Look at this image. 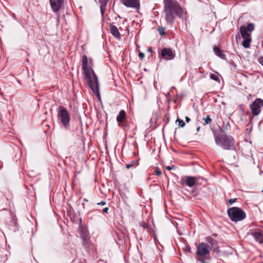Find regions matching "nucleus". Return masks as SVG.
<instances>
[{"instance_id":"nucleus-18","label":"nucleus","mask_w":263,"mask_h":263,"mask_svg":"<svg viewBox=\"0 0 263 263\" xmlns=\"http://www.w3.org/2000/svg\"><path fill=\"white\" fill-rule=\"evenodd\" d=\"M98 3L100 4V9L101 12L103 14L104 10L105 9L109 0H97Z\"/></svg>"},{"instance_id":"nucleus-3","label":"nucleus","mask_w":263,"mask_h":263,"mask_svg":"<svg viewBox=\"0 0 263 263\" xmlns=\"http://www.w3.org/2000/svg\"><path fill=\"white\" fill-rule=\"evenodd\" d=\"M215 141L216 144L223 149L236 151L235 141L230 135H216Z\"/></svg>"},{"instance_id":"nucleus-21","label":"nucleus","mask_w":263,"mask_h":263,"mask_svg":"<svg viewBox=\"0 0 263 263\" xmlns=\"http://www.w3.org/2000/svg\"><path fill=\"white\" fill-rule=\"evenodd\" d=\"M203 120H204V122L203 123V125H206V124H209L212 121V120L209 115H208L206 117V118H203Z\"/></svg>"},{"instance_id":"nucleus-7","label":"nucleus","mask_w":263,"mask_h":263,"mask_svg":"<svg viewBox=\"0 0 263 263\" xmlns=\"http://www.w3.org/2000/svg\"><path fill=\"white\" fill-rule=\"evenodd\" d=\"M263 107V100L257 98L250 105V108L253 116H258L261 112V107Z\"/></svg>"},{"instance_id":"nucleus-8","label":"nucleus","mask_w":263,"mask_h":263,"mask_svg":"<svg viewBox=\"0 0 263 263\" xmlns=\"http://www.w3.org/2000/svg\"><path fill=\"white\" fill-rule=\"evenodd\" d=\"M254 29V24L249 23L247 26H242L240 27V31L242 38H248L251 37L250 33Z\"/></svg>"},{"instance_id":"nucleus-17","label":"nucleus","mask_w":263,"mask_h":263,"mask_svg":"<svg viewBox=\"0 0 263 263\" xmlns=\"http://www.w3.org/2000/svg\"><path fill=\"white\" fill-rule=\"evenodd\" d=\"M205 240L214 249H216L217 248L218 243L217 241L212 237L208 236L206 238Z\"/></svg>"},{"instance_id":"nucleus-9","label":"nucleus","mask_w":263,"mask_h":263,"mask_svg":"<svg viewBox=\"0 0 263 263\" xmlns=\"http://www.w3.org/2000/svg\"><path fill=\"white\" fill-rule=\"evenodd\" d=\"M120 2L127 8L135 9L138 11L140 4L139 0H120Z\"/></svg>"},{"instance_id":"nucleus-2","label":"nucleus","mask_w":263,"mask_h":263,"mask_svg":"<svg viewBox=\"0 0 263 263\" xmlns=\"http://www.w3.org/2000/svg\"><path fill=\"white\" fill-rule=\"evenodd\" d=\"M82 67L84 71V79L89 87L94 93L99 92V83L98 78L93 70L88 67V60L86 55H84L82 58Z\"/></svg>"},{"instance_id":"nucleus-19","label":"nucleus","mask_w":263,"mask_h":263,"mask_svg":"<svg viewBox=\"0 0 263 263\" xmlns=\"http://www.w3.org/2000/svg\"><path fill=\"white\" fill-rule=\"evenodd\" d=\"M243 40L242 42V46L246 48H249L250 46V43L252 40L251 37H249L248 38H247V37L243 38Z\"/></svg>"},{"instance_id":"nucleus-6","label":"nucleus","mask_w":263,"mask_h":263,"mask_svg":"<svg viewBox=\"0 0 263 263\" xmlns=\"http://www.w3.org/2000/svg\"><path fill=\"white\" fill-rule=\"evenodd\" d=\"M57 111L61 123L65 128L69 126L70 120L69 114L66 109L62 106H60L58 108Z\"/></svg>"},{"instance_id":"nucleus-34","label":"nucleus","mask_w":263,"mask_h":263,"mask_svg":"<svg viewBox=\"0 0 263 263\" xmlns=\"http://www.w3.org/2000/svg\"><path fill=\"white\" fill-rule=\"evenodd\" d=\"M98 205H104L106 204V202L103 201H101V202L98 203Z\"/></svg>"},{"instance_id":"nucleus-12","label":"nucleus","mask_w":263,"mask_h":263,"mask_svg":"<svg viewBox=\"0 0 263 263\" xmlns=\"http://www.w3.org/2000/svg\"><path fill=\"white\" fill-rule=\"evenodd\" d=\"M197 181V179L194 177L186 176L182 178L181 183L182 184H186L189 187H192Z\"/></svg>"},{"instance_id":"nucleus-23","label":"nucleus","mask_w":263,"mask_h":263,"mask_svg":"<svg viewBox=\"0 0 263 263\" xmlns=\"http://www.w3.org/2000/svg\"><path fill=\"white\" fill-rule=\"evenodd\" d=\"M158 30V31L160 35H163L164 34H165V28H164L159 27Z\"/></svg>"},{"instance_id":"nucleus-10","label":"nucleus","mask_w":263,"mask_h":263,"mask_svg":"<svg viewBox=\"0 0 263 263\" xmlns=\"http://www.w3.org/2000/svg\"><path fill=\"white\" fill-rule=\"evenodd\" d=\"M161 57L166 60H172L174 58L175 54L170 48H164L161 50Z\"/></svg>"},{"instance_id":"nucleus-11","label":"nucleus","mask_w":263,"mask_h":263,"mask_svg":"<svg viewBox=\"0 0 263 263\" xmlns=\"http://www.w3.org/2000/svg\"><path fill=\"white\" fill-rule=\"evenodd\" d=\"M51 7L54 13H58L63 4L64 0H49Z\"/></svg>"},{"instance_id":"nucleus-36","label":"nucleus","mask_w":263,"mask_h":263,"mask_svg":"<svg viewBox=\"0 0 263 263\" xmlns=\"http://www.w3.org/2000/svg\"><path fill=\"white\" fill-rule=\"evenodd\" d=\"M147 51H149V52H152V49L151 48H148V49H147Z\"/></svg>"},{"instance_id":"nucleus-37","label":"nucleus","mask_w":263,"mask_h":263,"mask_svg":"<svg viewBox=\"0 0 263 263\" xmlns=\"http://www.w3.org/2000/svg\"><path fill=\"white\" fill-rule=\"evenodd\" d=\"M200 127L199 126H198V127L197 128V129H196V130H197V132H199V130H200Z\"/></svg>"},{"instance_id":"nucleus-20","label":"nucleus","mask_w":263,"mask_h":263,"mask_svg":"<svg viewBox=\"0 0 263 263\" xmlns=\"http://www.w3.org/2000/svg\"><path fill=\"white\" fill-rule=\"evenodd\" d=\"M139 225L144 229H145L147 231H149V226L147 223L144 221H142L139 223Z\"/></svg>"},{"instance_id":"nucleus-29","label":"nucleus","mask_w":263,"mask_h":263,"mask_svg":"<svg viewBox=\"0 0 263 263\" xmlns=\"http://www.w3.org/2000/svg\"><path fill=\"white\" fill-rule=\"evenodd\" d=\"M258 62L263 66V57H261L258 59Z\"/></svg>"},{"instance_id":"nucleus-35","label":"nucleus","mask_w":263,"mask_h":263,"mask_svg":"<svg viewBox=\"0 0 263 263\" xmlns=\"http://www.w3.org/2000/svg\"><path fill=\"white\" fill-rule=\"evenodd\" d=\"M185 121L189 123L190 121H191V119L190 118L187 117H185Z\"/></svg>"},{"instance_id":"nucleus-33","label":"nucleus","mask_w":263,"mask_h":263,"mask_svg":"<svg viewBox=\"0 0 263 263\" xmlns=\"http://www.w3.org/2000/svg\"><path fill=\"white\" fill-rule=\"evenodd\" d=\"M108 208H105L103 209V213H108Z\"/></svg>"},{"instance_id":"nucleus-13","label":"nucleus","mask_w":263,"mask_h":263,"mask_svg":"<svg viewBox=\"0 0 263 263\" xmlns=\"http://www.w3.org/2000/svg\"><path fill=\"white\" fill-rule=\"evenodd\" d=\"M126 120V112L124 110H121L119 112V115L117 117V121L118 125L120 127H124V121Z\"/></svg>"},{"instance_id":"nucleus-38","label":"nucleus","mask_w":263,"mask_h":263,"mask_svg":"<svg viewBox=\"0 0 263 263\" xmlns=\"http://www.w3.org/2000/svg\"><path fill=\"white\" fill-rule=\"evenodd\" d=\"M84 200L85 201H86V202H87V201H88V200H87V199H86V198H85V199H84Z\"/></svg>"},{"instance_id":"nucleus-22","label":"nucleus","mask_w":263,"mask_h":263,"mask_svg":"<svg viewBox=\"0 0 263 263\" xmlns=\"http://www.w3.org/2000/svg\"><path fill=\"white\" fill-rule=\"evenodd\" d=\"M210 78L211 79H212L213 80H215V81H216L219 80L218 77L217 75H215L214 74L211 73V74L210 76Z\"/></svg>"},{"instance_id":"nucleus-5","label":"nucleus","mask_w":263,"mask_h":263,"mask_svg":"<svg viewBox=\"0 0 263 263\" xmlns=\"http://www.w3.org/2000/svg\"><path fill=\"white\" fill-rule=\"evenodd\" d=\"M202 258L211 259L210 247L205 242H201L197 247L196 259L197 260H202Z\"/></svg>"},{"instance_id":"nucleus-27","label":"nucleus","mask_w":263,"mask_h":263,"mask_svg":"<svg viewBox=\"0 0 263 263\" xmlns=\"http://www.w3.org/2000/svg\"><path fill=\"white\" fill-rule=\"evenodd\" d=\"M166 170H167L168 171L172 170L175 168V166L174 165L171 166H167L165 167Z\"/></svg>"},{"instance_id":"nucleus-16","label":"nucleus","mask_w":263,"mask_h":263,"mask_svg":"<svg viewBox=\"0 0 263 263\" xmlns=\"http://www.w3.org/2000/svg\"><path fill=\"white\" fill-rule=\"evenodd\" d=\"M213 51L217 56L219 57L222 59H226V55L223 53V51L221 50L218 47H214L213 48Z\"/></svg>"},{"instance_id":"nucleus-30","label":"nucleus","mask_w":263,"mask_h":263,"mask_svg":"<svg viewBox=\"0 0 263 263\" xmlns=\"http://www.w3.org/2000/svg\"><path fill=\"white\" fill-rule=\"evenodd\" d=\"M184 251L186 252H190L191 248L190 247L186 246L185 248H184Z\"/></svg>"},{"instance_id":"nucleus-28","label":"nucleus","mask_w":263,"mask_h":263,"mask_svg":"<svg viewBox=\"0 0 263 263\" xmlns=\"http://www.w3.org/2000/svg\"><path fill=\"white\" fill-rule=\"evenodd\" d=\"M145 57L144 54L143 52H139V57L141 59H143Z\"/></svg>"},{"instance_id":"nucleus-1","label":"nucleus","mask_w":263,"mask_h":263,"mask_svg":"<svg viewBox=\"0 0 263 263\" xmlns=\"http://www.w3.org/2000/svg\"><path fill=\"white\" fill-rule=\"evenodd\" d=\"M165 19L167 24L172 27L176 17L186 19V12L181 7L176 0H164Z\"/></svg>"},{"instance_id":"nucleus-26","label":"nucleus","mask_w":263,"mask_h":263,"mask_svg":"<svg viewBox=\"0 0 263 263\" xmlns=\"http://www.w3.org/2000/svg\"><path fill=\"white\" fill-rule=\"evenodd\" d=\"M237 200V198H234V199H230L229 200H228V202H229L230 204V205H232L233 204L234 202H236Z\"/></svg>"},{"instance_id":"nucleus-25","label":"nucleus","mask_w":263,"mask_h":263,"mask_svg":"<svg viewBox=\"0 0 263 263\" xmlns=\"http://www.w3.org/2000/svg\"><path fill=\"white\" fill-rule=\"evenodd\" d=\"M155 172V174L157 176H160L161 175V171L158 168H156Z\"/></svg>"},{"instance_id":"nucleus-32","label":"nucleus","mask_w":263,"mask_h":263,"mask_svg":"<svg viewBox=\"0 0 263 263\" xmlns=\"http://www.w3.org/2000/svg\"><path fill=\"white\" fill-rule=\"evenodd\" d=\"M205 260H208V259L202 258V260H198V261H200L201 263H208V262H206L205 261Z\"/></svg>"},{"instance_id":"nucleus-40","label":"nucleus","mask_w":263,"mask_h":263,"mask_svg":"<svg viewBox=\"0 0 263 263\" xmlns=\"http://www.w3.org/2000/svg\"><path fill=\"white\" fill-rule=\"evenodd\" d=\"M213 235H214V236H217V235H216V234H213Z\"/></svg>"},{"instance_id":"nucleus-14","label":"nucleus","mask_w":263,"mask_h":263,"mask_svg":"<svg viewBox=\"0 0 263 263\" xmlns=\"http://www.w3.org/2000/svg\"><path fill=\"white\" fill-rule=\"evenodd\" d=\"M251 235L253 237L255 240L260 243L263 242V234L259 230L252 232Z\"/></svg>"},{"instance_id":"nucleus-39","label":"nucleus","mask_w":263,"mask_h":263,"mask_svg":"<svg viewBox=\"0 0 263 263\" xmlns=\"http://www.w3.org/2000/svg\"><path fill=\"white\" fill-rule=\"evenodd\" d=\"M59 16L58 15V21H59Z\"/></svg>"},{"instance_id":"nucleus-4","label":"nucleus","mask_w":263,"mask_h":263,"mask_svg":"<svg viewBox=\"0 0 263 263\" xmlns=\"http://www.w3.org/2000/svg\"><path fill=\"white\" fill-rule=\"evenodd\" d=\"M227 213L230 219L235 222L242 221L246 217V214L243 210L235 206L228 209Z\"/></svg>"},{"instance_id":"nucleus-24","label":"nucleus","mask_w":263,"mask_h":263,"mask_svg":"<svg viewBox=\"0 0 263 263\" xmlns=\"http://www.w3.org/2000/svg\"><path fill=\"white\" fill-rule=\"evenodd\" d=\"M177 121L179 122V126L183 127L185 125V123L183 121L180 120L179 119H177Z\"/></svg>"},{"instance_id":"nucleus-15","label":"nucleus","mask_w":263,"mask_h":263,"mask_svg":"<svg viewBox=\"0 0 263 263\" xmlns=\"http://www.w3.org/2000/svg\"><path fill=\"white\" fill-rule=\"evenodd\" d=\"M109 30L112 35L116 39H120L121 37L120 33L117 27L114 25H110L109 26Z\"/></svg>"},{"instance_id":"nucleus-31","label":"nucleus","mask_w":263,"mask_h":263,"mask_svg":"<svg viewBox=\"0 0 263 263\" xmlns=\"http://www.w3.org/2000/svg\"><path fill=\"white\" fill-rule=\"evenodd\" d=\"M133 165H134V163H130V164H126V167L127 168V169H129V168L132 167L133 166Z\"/></svg>"}]
</instances>
